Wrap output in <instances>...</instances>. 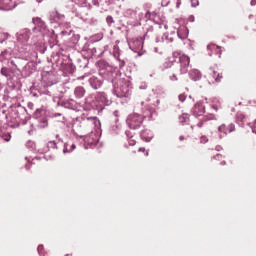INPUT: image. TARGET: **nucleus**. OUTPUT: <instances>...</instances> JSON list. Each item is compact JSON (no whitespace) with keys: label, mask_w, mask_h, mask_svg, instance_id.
Returning a JSON list of instances; mask_svg holds the SVG:
<instances>
[{"label":"nucleus","mask_w":256,"mask_h":256,"mask_svg":"<svg viewBox=\"0 0 256 256\" xmlns=\"http://www.w3.org/2000/svg\"><path fill=\"white\" fill-rule=\"evenodd\" d=\"M33 23L36 25L34 29L29 30L24 28L16 33V49L21 55L29 57L33 51V45H41L43 35L47 33L45 23L40 18H33Z\"/></svg>","instance_id":"f257e3e1"},{"label":"nucleus","mask_w":256,"mask_h":256,"mask_svg":"<svg viewBox=\"0 0 256 256\" xmlns=\"http://www.w3.org/2000/svg\"><path fill=\"white\" fill-rule=\"evenodd\" d=\"M0 63L3 65L0 73L6 79H13L27 69V59L13 57L11 50H4L0 54Z\"/></svg>","instance_id":"f03ea898"},{"label":"nucleus","mask_w":256,"mask_h":256,"mask_svg":"<svg viewBox=\"0 0 256 256\" xmlns=\"http://www.w3.org/2000/svg\"><path fill=\"white\" fill-rule=\"evenodd\" d=\"M100 70L99 75L106 79V81H110L113 84V94L116 97H129L131 95V82L129 80H120L117 82L115 77H117V72L113 66L109 65L107 62H100L99 63Z\"/></svg>","instance_id":"7ed1b4c3"},{"label":"nucleus","mask_w":256,"mask_h":256,"mask_svg":"<svg viewBox=\"0 0 256 256\" xmlns=\"http://www.w3.org/2000/svg\"><path fill=\"white\" fill-rule=\"evenodd\" d=\"M125 17H128V19H136V21H130V25L132 27H139L143 25V21L146 23L148 21H152V23H155V25H160V29H167V24L161 19V16L157 14V12H149L147 11L145 14L139 13L133 9H127L124 13Z\"/></svg>","instance_id":"20e7f679"},{"label":"nucleus","mask_w":256,"mask_h":256,"mask_svg":"<svg viewBox=\"0 0 256 256\" xmlns=\"http://www.w3.org/2000/svg\"><path fill=\"white\" fill-rule=\"evenodd\" d=\"M189 63H191V59L189 56L185 54H173V58L170 60H167L164 64L163 67L164 69H170V67H173V65H177L179 67V73L180 75H185L189 71Z\"/></svg>","instance_id":"39448f33"},{"label":"nucleus","mask_w":256,"mask_h":256,"mask_svg":"<svg viewBox=\"0 0 256 256\" xmlns=\"http://www.w3.org/2000/svg\"><path fill=\"white\" fill-rule=\"evenodd\" d=\"M147 117H151V116L147 114H139L134 112L128 115L126 119V123L130 129H139V127L143 125V121Z\"/></svg>","instance_id":"423d86ee"},{"label":"nucleus","mask_w":256,"mask_h":256,"mask_svg":"<svg viewBox=\"0 0 256 256\" xmlns=\"http://www.w3.org/2000/svg\"><path fill=\"white\" fill-rule=\"evenodd\" d=\"M95 102L97 103L98 107H100V109H103V107H109V105L113 103L111 98H109L105 92H97L95 95Z\"/></svg>","instance_id":"0eeeda50"},{"label":"nucleus","mask_w":256,"mask_h":256,"mask_svg":"<svg viewBox=\"0 0 256 256\" xmlns=\"http://www.w3.org/2000/svg\"><path fill=\"white\" fill-rule=\"evenodd\" d=\"M42 82L44 87H52V85H57V76L53 72H45L42 74Z\"/></svg>","instance_id":"6e6552de"},{"label":"nucleus","mask_w":256,"mask_h":256,"mask_svg":"<svg viewBox=\"0 0 256 256\" xmlns=\"http://www.w3.org/2000/svg\"><path fill=\"white\" fill-rule=\"evenodd\" d=\"M50 23H61L65 21V15L59 14L57 10H53L49 13Z\"/></svg>","instance_id":"1a4fd4ad"},{"label":"nucleus","mask_w":256,"mask_h":256,"mask_svg":"<svg viewBox=\"0 0 256 256\" xmlns=\"http://www.w3.org/2000/svg\"><path fill=\"white\" fill-rule=\"evenodd\" d=\"M17 4L13 0H0V9L3 11H13Z\"/></svg>","instance_id":"9d476101"},{"label":"nucleus","mask_w":256,"mask_h":256,"mask_svg":"<svg viewBox=\"0 0 256 256\" xmlns=\"http://www.w3.org/2000/svg\"><path fill=\"white\" fill-rule=\"evenodd\" d=\"M129 45L132 51H141L143 49V38H133Z\"/></svg>","instance_id":"9b49d317"},{"label":"nucleus","mask_w":256,"mask_h":256,"mask_svg":"<svg viewBox=\"0 0 256 256\" xmlns=\"http://www.w3.org/2000/svg\"><path fill=\"white\" fill-rule=\"evenodd\" d=\"M192 113L194 117H203V113H205V106L203 103H196L192 109Z\"/></svg>","instance_id":"f8f14e48"},{"label":"nucleus","mask_w":256,"mask_h":256,"mask_svg":"<svg viewBox=\"0 0 256 256\" xmlns=\"http://www.w3.org/2000/svg\"><path fill=\"white\" fill-rule=\"evenodd\" d=\"M84 143H85V145H88L89 147H95V145H97V143H99V138H97V135L92 133V134L84 137Z\"/></svg>","instance_id":"ddd939ff"},{"label":"nucleus","mask_w":256,"mask_h":256,"mask_svg":"<svg viewBox=\"0 0 256 256\" xmlns=\"http://www.w3.org/2000/svg\"><path fill=\"white\" fill-rule=\"evenodd\" d=\"M82 120L86 125H89L90 127H98L100 125L99 119L97 116H84L82 117Z\"/></svg>","instance_id":"4468645a"},{"label":"nucleus","mask_w":256,"mask_h":256,"mask_svg":"<svg viewBox=\"0 0 256 256\" xmlns=\"http://www.w3.org/2000/svg\"><path fill=\"white\" fill-rule=\"evenodd\" d=\"M89 85L92 87V89H100V87L103 85V81L95 76H92L89 78Z\"/></svg>","instance_id":"2eb2a0df"},{"label":"nucleus","mask_w":256,"mask_h":256,"mask_svg":"<svg viewBox=\"0 0 256 256\" xmlns=\"http://www.w3.org/2000/svg\"><path fill=\"white\" fill-rule=\"evenodd\" d=\"M140 137L142 141H145L146 143H151L154 135L151 130H144L141 132Z\"/></svg>","instance_id":"dca6fc26"},{"label":"nucleus","mask_w":256,"mask_h":256,"mask_svg":"<svg viewBox=\"0 0 256 256\" xmlns=\"http://www.w3.org/2000/svg\"><path fill=\"white\" fill-rule=\"evenodd\" d=\"M208 51H211V53H209V56L211 57V55H213V53L215 55L219 54V57H221V47L215 45V44H209L207 46Z\"/></svg>","instance_id":"f3484780"},{"label":"nucleus","mask_w":256,"mask_h":256,"mask_svg":"<svg viewBox=\"0 0 256 256\" xmlns=\"http://www.w3.org/2000/svg\"><path fill=\"white\" fill-rule=\"evenodd\" d=\"M189 77L192 79V81H199L202 77L201 71L198 69H192L189 72Z\"/></svg>","instance_id":"a211bd4d"},{"label":"nucleus","mask_w":256,"mask_h":256,"mask_svg":"<svg viewBox=\"0 0 256 256\" xmlns=\"http://www.w3.org/2000/svg\"><path fill=\"white\" fill-rule=\"evenodd\" d=\"M77 146L72 141H68L64 144L63 153H73Z\"/></svg>","instance_id":"6ab92c4d"},{"label":"nucleus","mask_w":256,"mask_h":256,"mask_svg":"<svg viewBox=\"0 0 256 256\" xmlns=\"http://www.w3.org/2000/svg\"><path fill=\"white\" fill-rule=\"evenodd\" d=\"M85 88L82 86H77L74 89V95L76 97V99H83V97H85Z\"/></svg>","instance_id":"aec40b11"},{"label":"nucleus","mask_w":256,"mask_h":256,"mask_svg":"<svg viewBox=\"0 0 256 256\" xmlns=\"http://www.w3.org/2000/svg\"><path fill=\"white\" fill-rule=\"evenodd\" d=\"M93 5L96 7H109L111 5V0H93L92 1Z\"/></svg>","instance_id":"412c9836"},{"label":"nucleus","mask_w":256,"mask_h":256,"mask_svg":"<svg viewBox=\"0 0 256 256\" xmlns=\"http://www.w3.org/2000/svg\"><path fill=\"white\" fill-rule=\"evenodd\" d=\"M218 133L220 134V139H223L229 133V130L225 124H222L218 127Z\"/></svg>","instance_id":"4be33fe9"},{"label":"nucleus","mask_w":256,"mask_h":256,"mask_svg":"<svg viewBox=\"0 0 256 256\" xmlns=\"http://www.w3.org/2000/svg\"><path fill=\"white\" fill-rule=\"evenodd\" d=\"M125 135L128 139V143L130 145V147H133V145H135L137 142L135 141V139H133V132L131 131H126Z\"/></svg>","instance_id":"5701e85b"},{"label":"nucleus","mask_w":256,"mask_h":256,"mask_svg":"<svg viewBox=\"0 0 256 256\" xmlns=\"http://www.w3.org/2000/svg\"><path fill=\"white\" fill-rule=\"evenodd\" d=\"M47 125H49V123L47 122V118H40L38 119V129H45V127H47Z\"/></svg>","instance_id":"b1692460"},{"label":"nucleus","mask_w":256,"mask_h":256,"mask_svg":"<svg viewBox=\"0 0 256 256\" xmlns=\"http://www.w3.org/2000/svg\"><path fill=\"white\" fill-rule=\"evenodd\" d=\"M179 123H181V125L189 123V114H182L179 116Z\"/></svg>","instance_id":"393cba45"},{"label":"nucleus","mask_w":256,"mask_h":256,"mask_svg":"<svg viewBox=\"0 0 256 256\" xmlns=\"http://www.w3.org/2000/svg\"><path fill=\"white\" fill-rule=\"evenodd\" d=\"M65 69H66L67 73H69L70 75H73V73L75 72V65L68 64V65H66Z\"/></svg>","instance_id":"a878e982"},{"label":"nucleus","mask_w":256,"mask_h":256,"mask_svg":"<svg viewBox=\"0 0 256 256\" xmlns=\"http://www.w3.org/2000/svg\"><path fill=\"white\" fill-rule=\"evenodd\" d=\"M213 73H214V75H213L214 81L216 83H221V79H223V75H221L215 71Z\"/></svg>","instance_id":"bb28decb"},{"label":"nucleus","mask_w":256,"mask_h":256,"mask_svg":"<svg viewBox=\"0 0 256 256\" xmlns=\"http://www.w3.org/2000/svg\"><path fill=\"white\" fill-rule=\"evenodd\" d=\"M7 39H9V34L0 32V43H5Z\"/></svg>","instance_id":"cd10ccee"},{"label":"nucleus","mask_w":256,"mask_h":256,"mask_svg":"<svg viewBox=\"0 0 256 256\" xmlns=\"http://www.w3.org/2000/svg\"><path fill=\"white\" fill-rule=\"evenodd\" d=\"M114 57L119 61V67L120 69H123V67H125V60H120L119 59V54L115 53Z\"/></svg>","instance_id":"c85d7f7f"},{"label":"nucleus","mask_w":256,"mask_h":256,"mask_svg":"<svg viewBox=\"0 0 256 256\" xmlns=\"http://www.w3.org/2000/svg\"><path fill=\"white\" fill-rule=\"evenodd\" d=\"M26 147H28V149H31L33 151V149H35V142L28 141L26 144Z\"/></svg>","instance_id":"c756f323"},{"label":"nucleus","mask_w":256,"mask_h":256,"mask_svg":"<svg viewBox=\"0 0 256 256\" xmlns=\"http://www.w3.org/2000/svg\"><path fill=\"white\" fill-rule=\"evenodd\" d=\"M106 22L108 25H113V23H115V20H113V16H107Z\"/></svg>","instance_id":"7c9ffc66"},{"label":"nucleus","mask_w":256,"mask_h":256,"mask_svg":"<svg viewBox=\"0 0 256 256\" xmlns=\"http://www.w3.org/2000/svg\"><path fill=\"white\" fill-rule=\"evenodd\" d=\"M47 147L48 149H55V147H57V143H55V141H50L48 142Z\"/></svg>","instance_id":"2f4dec72"},{"label":"nucleus","mask_w":256,"mask_h":256,"mask_svg":"<svg viewBox=\"0 0 256 256\" xmlns=\"http://www.w3.org/2000/svg\"><path fill=\"white\" fill-rule=\"evenodd\" d=\"M62 107H65V109H73V105L69 102H63Z\"/></svg>","instance_id":"473e14b6"},{"label":"nucleus","mask_w":256,"mask_h":256,"mask_svg":"<svg viewBox=\"0 0 256 256\" xmlns=\"http://www.w3.org/2000/svg\"><path fill=\"white\" fill-rule=\"evenodd\" d=\"M178 99H179V101H180L181 103H184V101L187 99V95H185V94H180V95L178 96Z\"/></svg>","instance_id":"72a5a7b5"},{"label":"nucleus","mask_w":256,"mask_h":256,"mask_svg":"<svg viewBox=\"0 0 256 256\" xmlns=\"http://www.w3.org/2000/svg\"><path fill=\"white\" fill-rule=\"evenodd\" d=\"M227 128L229 133H233L235 131V124H229Z\"/></svg>","instance_id":"f704fd0d"},{"label":"nucleus","mask_w":256,"mask_h":256,"mask_svg":"<svg viewBox=\"0 0 256 256\" xmlns=\"http://www.w3.org/2000/svg\"><path fill=\"white\" fill-rule=\"evenodd\" d=\"M3 139H4V141H6V142H9V141H11V134H4L3 135Z\"/></svg>","instance_id":"c9c22d12"},{"label":"nucleus","mask_w":256,"mask_h":256,"mask_svg":"<svg viewBox=\"0 0 256 256\" xmlns=\"http://www.w3.org/2000/svg\"><path fill=\"white\" fill-rule=\"evenodd\" d=\"M208 141H209V139L207 138V136H201V138H200V143L205 144V143H207Z\"/></svg>","instance_id":"e433bc0d"},{"label":"nucleus","mask_w":256,"mask_h":256,"mask_svg":"<svg viewBox=\"0 0 256 256\" xmlns=\"http://www.w3.org/2000/svg\"><path fill=\"white\" fill-rule=\"evenodd\" d=\"M192 7H197L199 5V0H190Z\"/></svg>","instance_id":"4c0bfd02"},{"label":"nucleus","mask_w":256,"mask_h":256,"mask_svg":"<svg viewBox=\"0 0 256 256\" xmlns=\"http://www.w3.org/2000/svg\"><path fill=\"white\" fill-rule=\"evenodd\" d=\"M213 159H216L217 161H221V159H223V155L221 154H216Z\"/></svg>","instance_id":"58836bf2"},{"label":"nucleus","mask_w":256,"mask_h":256,"mask_svg":"<svg viewBox=\"0 0 256 256\" xmlns=\"http://www.w3.org/2000/svg\"><path fill=\"white\" fill-rule=\"evenodd\" d=\"M39 115H41V110H36V112L34 113V119H39Z\"/></svg>","instance_id":"ea45409f"},{"label":"nucleus","mask_w":256,"mask_h":256,"mask_svg":"<svg viewBox=\"0 0 256 256\" xmlns=\"http://www.w3.org/2000/svg\"><path fill=\"white\" fill-rule=\"evenodd\" d=\"M39 255H43V245H39L37 248Z\"/></svg>","instance_id":"a19ab883"},{"label":"nucleus","mask_w":256,"mask_h":256,"mask_svg":"<svg viewBox=\"0 0 256 256\" xmlns=\"http://www.w3.org/2000/svg\"><path fill=\"white\" fill-rule=\"evenodd\" d=\"M167 5H169V0H162L161 6L162 7H167Z\"/></svg>","instance_id":"79ce46f5"},{"label":"nucleus","mask_w":256,"mask_h":256,"mask_svg":"<svg viewBox=\"0 0 256 256\" xmlns=\"http://www.w3.org/2000/svg\"><path fill=\"white\" fill-rule=\"evenodd\" d=\"M243 119H245V115H243V114L237 115V121H243Z\"/></svg>","instance_id":"37998d69"},{"label":"nucleus","mask_w":256,"mask_h":256,"mask_svg":"<svg viewBox=\"0 0 256 256\" xmlns=\"http://www.w3.org/2000/svg\"><path fill=\"white\" fill-rule=\"evenodd\" d=\"M95 37H96V41H101V39H103L102 34H97Z\"/></svg>","instance_id":"c03bdc74"},{"label":"nucleus","mask_w":256,"mask_h":256,"mask_svg":"<svg viewBox=\"0 0 256 256\" xmlns=\"http://www.w3.org/2000/svg\"><path fill=\"white\" fill-rule=\"evenodd\" d=\"M170 80L177 81V75L173 74L172 76H170Z\"/></svg>","instance_id":"a18cd8bd"},{"label":"nucleus","mask_w":256,"mask_h":256,"mask_svg":"<svg viewBox=\"0 0 256 256\" xmlns=\"http://www.w3.org/2000/svg\"><path fill=\"white\" fill-rule=\"evenodd\" d=\"M80 36L79 35H74V43H77L79 41Z\"/></svg>","instance_id":"49530a36"},{"label":"nucleus","mask_w":256,"mask_h":256,"mask_svg":"<svg viewBox=\"0 0 256 256\" xmlns=\"http://www.w3.org/2000/svg\"><path fill=\"white\" fill-rule=\"evenodd\" d=\"M116 129H119V127H118V126H113V127H112V130H113L112 133L117 134L118 132L116 131Z\"/></svg>","instance_id":"de8ad7c7"},{"label":"nucleus","mask_w":256,"mask_h":256,"mask_svg":"<svg viewBox=\"0 0 256 256\" xmlns=\"http://www.w3.org/2000/svg\"><path fill=\"white\" fill-rule=\"evenodd\" d=\"M181 7V0H177L176 2V8L179 9Z\"/></svg>","instance_id":"09e8293b"},{"label":"nucleus","mask_w":256,"mask_h":256,"mask_svg":"<svg viewBox=\"0 0 256 256\" xmlns=\"http://www.w3.org/2000/svg\"><path fill=\"white\" fill-rule=\"evenodd\" d=\"M215 150H216V151H223V147H221V146H216Z\"/></svg>","instance_id":"8fccbe9b"},{"label":"nucleus","mask_w":256,"mask_h":256,"mask_svg":"<svg viewBox=\"0 0 256 256\" xmlns=\"http://www.w3.org/2000/svg\"><path fill=\"white\" fill-rule=\"evenodd\" d=\"M212 109H213L215 112L219 111V108H218L217 106H215V105H212Z\"/></svg>","instance_id":"3c124183"},{"label":"nucleus","mask_w":256,"mask_h":256,"mask_svg":"<svg viewBox=\"0 0 256 256\" xmlns=\"http://www.w3.org/2000/svg\"><path fill=\"white\" fill-rule=\"evenodd\" d=\"M250 5L254 7V5H256V0H251Z\"/></svg>","instance_id":"603ef678"},{"label":"nucleus","mask_w":256,"mask_h":256,"mask_svg":"<svg viewBox=\"0 0 256 256\" xmlns=\"http://www.w3.org/2000/svg\"><path fill=\"white\" fill-rule=\"evenodd\" d=\"M61 115H62L61 113H54L53 117H61Z\"/></svg>","instance_id":"864d4df0"},{"label":"nucleus","mask_w":256,"mask_h":256,"mask_svg":"<svg viewBox=\"0 0 256 256\" xmlns=\"http://www.w3.org/2000/svg\"><path fill=\"white\" fill-rule=\"evenodd\" d=\"M113 115H114L115 117H117V116L119 115V111H117V110L114 111V112H113Z\"/></svg>","instance_id":"5fc2aeb1"},{"label":"nucleus","mask_w":256,"mask_h":256,"mask_svg":"<svg viewBox=\"0 0 256 256\" xmlns=\"http://www.w3.org/2000/svg\"><path fill=\"white\" fill-rule=\"evenodd\" d=\"M162 41H163V42L166 41V43H167V36L164 35V36L162 37Z\"/></svg>","instance_id":"6e6d98bb"},{"label":"nucleus","mask_w":256,"mask_h":256,"mask_svg":"<svg viewBox=\"0 0 256 256\" xmlns=\"http://www.w3.org/2000/svg\"><path fill=\"white\" fill-rule=\"evenodd\" d=\"M179 141H185V136H180Z\"/></svg>","instance_id":"4d7b16f0"},{"label":"nucleus","mask_w":256,"mask_h":256,"mask_svg":"<svg viewBox=\"0 0 256 256\" xmlns=\"http://www.w3.org/2000/svg\"><path fill=\"white\" fill-rule=\"evenodd\" d=\"M91 52H92V53H97V48H92V49H91Z\"/></svg>","instance_id":"13d9d810"},{"label":"nucleus","mask_w":256,"mask_h":256,"mask_svg":"<svg viewBox=\"0 0 256 256\" xmlns=\"http://www.w3.org/2000/svg\"><path fill=\"white\" fill-rule=\"evenodd\" d=\"M190 21L193 23V21H195V16H190Z\"/></svg>","instance_id":"bf43d9fd"},{"label":"nucleus","mask_w":256,"mask_h":256,"mask_svg":"<svg viewBox=\"0 0 256 256\" xmlns=\"http://www.w3.org/2000/svg\"><path fill=\"white\" fill-rule=\"evenodd\" d=\"M197 125L198 127H203V122H199Z\"/></svg>","instance_id":"052dcab7"},{"label":"nucleus","mask_w":256,"mask_h":256,"mask_svg":"<svg viewBox=\"0 0 256 256\" xmlns=\"http://www.w3.org/2000/svg\"><path fill=\"white\" fill-rule=\"evenodd\" d=\"M25 168H26L27 170H30V169H31V167H29V164H26V165H25Z\"/></svg>","instance_id":"680f3d73"},{"label":"nucleus","mask_w":256,"mask_h":256,"mask_svg":"<svg viewBox=\"0 0 256 256\" xmlns=\"http://www.w3.org/2000/svg\"><path fill=\"white\" fill-rule=\"evenodd\" d=\"M139 151L142 152V153H144L145 148H139Z\"/></svg>","instance_id":"e2e57ef3"},{"label":"nucleus","mask_w":256,"mask_h":256,"mask_svg":"<svg viewBox=\"0 0 256 256\" xmlns=\"http://www.w3.org/2000/svg\"><path fill=\"white\" fill-rule=\"evenodd\" d=\"M253 103H255L256 104V95H254V98H253Z\"/></svg>","instance_id":"0e129e2a"},{"label":"nucleus","mask_w":256,"mask_h":256,"mask_svg":"<svg viewBox=\"0 0 256 256\" xmlns=\"http://www.w3.org/2000/svg\"><path fill=\"white\" fill-rule=\"evenodd\" d=\"M226 164V162L225 161H222L221 163H220V165H225Z\"/></svg>","instance_id":"69168bd1"},{"label":"nucleus","mask_w":256,"mask_h":256,"mask_svg":"<svg viewBox=\"0 0 256 256\" xmlns=\"http://www.w3.org/2000/svg\"><path fill=\"white\" fill-rule=\"evenodd\" d=\"M140 89H146V87L145 86H140Z\"/></svg>","instance_id":"338daca9"},{"label":"nucleus","mask_w":256,"mask_h":256,"mask_svg":"<svg viewBox=\"0 0 256 256\" xmlns=\"http://www.w3.org/2000/svg\"><path fill=\"white\" fill-rule=\"evenodd\" d=\"M155 53H157L159 50L157 48H154Z\"/></svg>","instance_id":"774afa93"}]
</instances>
